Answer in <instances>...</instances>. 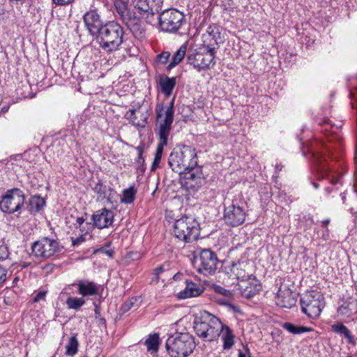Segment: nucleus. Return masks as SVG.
Returning a JSON list of instances; mask_svg holds the SVG:
<instances>
[{"instance_id":"f257e3e1","label":"nucleus","mask_w":357,"mask_h":357,"mask_svg":"<svg viewBox=\"0 0 357 357\" xmlns=\"http://www.w3.org/2000/svg\"><path fill=\"white\" fill-rule=\"evenodd\" d=\"M124 29L116 21L105 23L96 36L100 47L107 52L119 49L124 41Z\"/></svg>"},{"instance_id":"f03ea898","label":"nucleus","mask_w":357,"mask_h":357,"mask_svg":"<svg viewBox=\"0 0 357 357\" xmlns=\"http://www.w3.org/2000/svg\"><path fill=\"white\" fill-rule=\"evenodd\" d=\"M168 164L174 172L185 173L197 165L196 149L186 145L176 146L169 156Z\"/></svg>"},{"instance_id":"7ed1b4c3","label":"nucleus","mask_w":357,"mask_h":357,"mask_svg":"<svg viewBox=\"0 0 357 357\" xmlns=\"http://www.w3.org/2000/svg\"><path fill=\"white\" fill-rule=\"evenodd\" d=\"M196 346L193 335L188 332L171 335L165 344L167 351L171 357H188Z\"/></svg>"},{"instance_id":"20e7f679","label":"nucleus","mask_w":357,"mask_h":357,"mask_svg":"<svg viewBox=\"0 0 357 357\" xmlns=\"http://www.w3.org/2000/svg\"><path fill=\"white\" fill-rule=\"evenodd\" d=\"M194 329L199 337L206 341H213L218 337V330L222 327L219 318L204 311L194 323Z\"/></svg>"},{"instance_id":"39448f33","label":"nucleus","mask_w":357,"mask_h":357,"mask_svg":"<svg viewBox=\"0 0 357 357\" xmlns=\"http://www.w3.org/2000/svg\"><path fill=\"white\" fill-rule=\"evenodd\" d=\"M299 304L302 313L310 319H317L325 307V298L320 291H308L301 296Z\"/></svg>"},{"instance_id":"423d86ee","label":"nucleus","mask_w":357,"mask_h":357,"mask_svg":"<svg viewBox=\"0 0 357 357\" xmlns=\"http://www.w3.org/2000/svg\"><path fill=\"white\" fill-rule=\"evenodd\" d=\"M114 6L117 17L126 24L135 37L144 38L145 31L138 24L135 13L128 7V0H115Z\"/></svg>"},{"instance_id":"0eeeda50","label":"nucleus","mask_w":357,"mask_h":357,"mask_svg":"<svg viewBox=\"0 0 357 357\" xmlns=\"http://www.w3.org/2000/svg\"><path fill=\"white\" fill-rule=\"evenodd\" d=\"M175 236L186 243L196 241L199 236V225L196 219L191 216H183L174 223Z\"/></svg>"},{"instance_id":"6e6552de","label":"nucleus","mask_w":357,"mask_h":357,"mask_svg":"<svg viewBox=\"0 0 357 357\" xmlns=\"http://www.w3.org/2000/svg\"><path fill=\"white\" fill-rule=\"evenodd\" d=\"M25 195L19 188L8 190L0 201V209L2 212L13 214L18 212L24 206Z\"/></svg>"},{"instance_id":"1a4fd4ad","label":"nucleus","mask_w":357,"mask_h":357,"mask_svg":"<svg viewBox=\"0 0 357 357\" xmlns=\"http://www.w3.org/2000/svg\"><path fill=\"white\" fill-rule=\"evenodd\" d=\"M184 22V15L176 9H167L159 16V26L162 31L176 33Z\"/></svg>"},{"instance_id":"9d476101","label":"nucleus","mask_w":357,"mask_h":357,"mask_svg":"<svg viewBox=\"0 0 357 357\" xmlns=\"http://www.w3.org/2000/svg\"><path fill=\"white\" fill-rule=\"evenodd\" d=\"M193 263L198 272L210 275L214 273L217 269L218 259L215 253L204 249L195 257Z\"/></svg>"},{"instance_id":"9b49d317","label":"nucleus","mask_w":357,"mask_h":357,"mask_svg":"<svg viewBox=\"0 0 357 357\" xmlns=\"http://www.w3.org/2000/svg\"><path fill=\"white\" fill-rule=\"evenodd\" d=\"M156 128L155 132L159 136L160 141L163 144L167 142L170 133L174 117L172 112L169 110L167 114H163V107L161 106L156 108Z\"/></svg>"},{"instance_id":"f8f14e48","label":"nucleus","mask_w":357,"mask_h":357,"mask_svg":"<svg viewBox=\"0 0 357 357\" xmlns=\"http://www.w3.org/2000/svg\"><path fill=\"white\" fill-rule=\"evenodd\" d=\"M59 242L48 237L40 238L35 241L31 246L32 254L35 257L44 259L53 256L59 251Z\"/></svg>"},{"instance_id":"ddd939ff","label":"nucleus","mask_w":357,"mask_h":357,"mask_svg":"<svg viewBox=\"0 0 357 357\" xmlns=\"http://www.w3.org/2000/svg\"><path fill=\"white\" fill-rule=\"evenodd\" d=\"M215 52L207 50L206 52H196L188 56V63L200 72L210 69L215 65Z\"/></svg>"},{"instance_id":"4468645a","label":"nucleus","mask_w":357,"mask_h":357,"mask_svg":"<svg viewBox=\"0 0 357 357\" xmlns=\"http://www.w3.org/2000/svg\"><path fill=\"white\" fill-rule=\"evenodd\" d=\"M245 212L243 207L231 204L226 206L224 212V220L225 223L231 227H237L245 220Z\"/></svg>"},{"instance_id":"2eb2a0df","label":"nucleus","mask_w":357,"mask_h":357,"mask_svg":"<svg viewBox=\"0 0 357 357\" xmlns=\"http://www.w3.org/2000/svg\"><path fill=\"white\" fill-rule=\"evenodd\" d=\"M93 227L98 229L108 228L114 221V213L105 208L96 211L91 216Z\"/></svg>"},{"instance_id":"dca6fc26","label":"nucleus","mask_w":357,"mask_h":357,"mask_svg":"<svg viewBox=\"0 0 357 357\" xmlns=\"http://www.w3.org/2000/svg\"><path fill=\"white\" fill-rule=\"evenodd\" d=\"M134 6L142 15H153L161 10L162 0H135Z\"/></svg>"},{"instance_id":"f3484780","label":"nucleus","mask_w":357,"mask_h":357,"mask_svg":"<svg viewBox=\"0 0 357 357\" xmlns=\"http://www.w3.org/2000/svg\"><path fill=\"white\" fill-rule=\"evenodd\" d=\"M85 26L92 36L98 35L103 26L102 22L96 10H91L83 16Z\"/></svg>"},{"instance_id":"a211bd4d","label":"nucleus","mask_w":357,"mask_h":357,"mask_svg":"<svg viewBox=\"0 0 357 357\" xmlns=\"http://www.w3.org/2000/svg\"><path fill=\"white\" fill-rule=\"evenodd\" d=\"M220 28L215 24L210 25L202 35L204 45L212 52H215V45L220 43Z\"/></svg>"},{"instance_id":"6ab92c4d","label":"nucleus","mask_w":357,"mask_h":357,"mask_svg":"<svg viewBox=\"0 0 357 357\" xmlns=\"http://www.w3.org/2000/svg\"><path fill=\"white\" fill-rule=\"evenodd\" d=\"M73 285L77 288L78 294L82 298L88 296H93L99 294L100 286L97 283L88 280H80Z\"/></svg>"},{"instance_id":"aec40b11","label":"nucleus","mask_w":357,"mask_h":357,"mask_svg":"<svg viewBox=\"0 0 357 357\" xmlns=\"http://www.w3.org/2000/svg\"><path fill=\"white\" fill-rule=\"evenodd\" d=\"M93 190L96 194L98 201L107 204H112L113 199L116 194L113 188L101 182H98L93 188Z\"/></svg>"},{"instance_id":"412c9836","label":"nucleus","mask_w":357,"mask_h":357,"mask_svg":"<svg viewBox=\"0 0 357 357\" xmlns=\"http://www.w3.org/2000/svg\"><path fill=\"white\" fill-rule=\"evenodd\" d=\"M204 289L202 285L186 280L185 289L178 294L177 297L178 299H186L198 296L201 295Z\"/></svg>"},{"instance_id":"4be33fe9","label":"nucleus","mask_w":357,"mask_h":357,"mask_svg":"<svg viewBox=\"0 0 357 357\" xmlns=\"http://www.w3.org/2000/svg\"><path fill=\"white\" fill-rule=\"evenodd\" d=\"M248 264L245 261L232 262L230 266V271L238 280L245 281L252 279V274L247 271Z\"/></svg>"},{"instance_id":"5701e85b","label":"nucleus","mask_w":357,"mask_h":357,"mask_svg":"<svg viewBox=\"0 0 357 357\" xmlns=\"http://www.w3.org/2000/svg\"><path fill=\"white\" fill-rule=\"evenodd\" d=\"M277 305L282 308H291L296 303L289 289H280L276 296Z\"/></svg>"},{"instance_id":"b1692460","label":"nucleus","mask_w":357,"mask_h":357,"mask_svg":"<svg viewBox=\"0 0 357 357\" xmlns=\"http://www.w3.org/2000/svg\"><path fill=\"white\" fill-rule=\"evenodd\" d=\"M218 337H221L223 342V349H229L234 344V337L233 331L227 326L222 323V327L218 330Z\"/></svg>"},{"instance_id":"393cba45","label":"nucleus","mask_w":357,"mask_h":357,"mask_svg":"<svg viewBox=\"0 0 357 357\" xmlns=\"http://www.w3.org/2000/svg\"><path fill=\"white\" fill-rule=\"evenodd\" d=\"M185 173L188 174L186 176L187 183L190 186L199 187L202 185L204 176L199 168L194 167L190 170H187Z\"/></svg>"},{"instance_id":"a878e982","label":"nucleus","mask_w":357,"mask_h":357,"mask_svg":"<svg viewBox=\"0 0 357 357\" xmlns=\"http://www.w3.org/2000/svg\"><path fill=\"white\" fill-rule=\"evenodd\" d=\"M247 280H249L248 285L245 286L244 289L241 287L242 294L246 298H252L260 291L261 286L255 275H252V279Z\"/></svg>"},{"instance_id":"bb28decb","label":"nucleus","mask_w":357,"mask_h":357,"mask_svg":"<svg viewBox=\"0 0 357 357\" xmlns=\"http://www.w3.org/2000/svg\"><path fill=\"white\" fill-rule=\"evenodd\" d=\"M332 331L344 337L349 344L354 343V337L349 329L341 322H337L331 326Z\"/></svg>"},{"instance_id":"cd10ccee","label":"nucleus","mask_w":357,"mask_h":357,"mask_svg":"<svg viewBox=\"0 0 357 357\" xmlns=\"http://www.w3.org/2000/svg\"><path fill=\"white\" fill-rule=\"evenodd\" d=\"M176 85V79L174 77H165L160 80V90L166 96H169Z\"/></svg>"},{"instance_id":"c85d7f7f","label":"nucleus","mask_w":357,"mask_h":357,"mask_svg":"<svg viewBox=\"0 0 357 357\" xmlns=\"http://www.w3.org/2000/svg\"><path fill=\"white\" fill-rule=\"evenodd\" d=\"M45 205V199L40 196H33L29 199V211L31 214H36L43 208Z\"/></svg>"},{"instance_id":"c756f323","label":"nucleus","mask_w":357,"mask_h":357,"mask_svg":"<svg viewBox=\"0 0 357 357\" xmlns=\"http://www.w3.org/2000/svg\"><path fill=\"white\" fill-rule=\"evenodd\" d=\"M282 326L287 331L294 335L301 334L313 331L310 327L295 325L291 322H285L282 324Z\"/></svg>"},{"instance_id":"7c9ffc66","label":"nucleus","mask_w":357,"mask_h":357,"mask_svg":"<svg viewBox=\"0 0 357 357\" xmlns=\"http://www.w3.org/2000/svg\"><path fill=\"white\" fill-rule=\"evenodd\" d=\"M187 47L185 44L182 45L179 49L174 53L170 60V63L167 66L169 70L177 66L184 58L186 52Z\"/></svg>"},{"instance_id":"2f4dec72","label":"nucleus","mask_w":357,"mask_h":357,"mask_svg":"<svg viewBox=\"0 0 357 357\" xmlns=\"http://www.w3.org/2000/svg\"><path fill=\"white\" fill-rule=\"evenodd\" d=\"M147 350L151 354L157 353L159 348V336L158 334L154 333L150 335L145 341Z\"/></svg>"},{"instance_id":"473e14b6","label":"nucleus","mask_w":357,"mask_h":357,"mask_svg":"<svg viewBox=\"0 0 357 357\" xmlns=\"http://www.w3.org/2000/svg\"><path fill=\"white\" fill-rule=\"evenodd\" d=\"M211 289L216 294L224 296V298L220 301L222 304H226L229 299H230L233 296L232 293L229 290H227L218 284H213L211 285Z\"/></svg>"},{"instance_id":"72a5a7b5","label":"nucleus","mask_w":357,"mask_h":357,"mask_svg":"<svg viewBox=\"0 0 357 357\" xmlns=\"http://www.w3.org/2000/svg\"><path fill=\"white\" fill-rule=\"evenodd\" d=\"M66 303L68 309L77 310L85 304V300L82 297L68 296Z\"/></svg>"},{"instance_id":"f704fd0d","label":"nucleus","mask_w":357,"mask_h":357,"mask_svg":"<svg viewBox=\"0 0 357 357\" xmlns=\"http://www.w3.org/2000/svg\"><path fill=\"white\" fill-rule=\"evenodd\" d=\"M137 193V190L134 186H130L127 189H125L123 191L122 197L121 201L124 204H132L134 200Z\"/></svg>"},{"instance_id":"c9c22d12","label":"nucleus","mask_w":357,"mask_h":357,"mask_svg":"<svg viewBox=\"0 0 357 357\" xmlns=\"http://www.w3.org/2000/svg\"><path fill=\"white\" fill-rule=\"evenodd\" d=\"M78 340L75 335H73L70 337L68 342L67 343L66 348V354L68 356H74L77 354L78 351Z\"/></svg>"},{"instance_id":"e433bc0d","label":"nucleus","mask_w":357,"mask_h":357,"mask_svg":"<svg viewBox=\"0 0 357 357\" xmlns=\"http://www.w3.org/2000/svg\"><path fill=\"white\" fill-rule=\"evenodd\" d=\"M167 144V142H165L163 144V141H160L159 144H158L156 153L155 154L154 160H153L152 167H151V171L155 170L158 167V165L160 162V160H161V158L162 155L164 147Z\"/></svg>"},{"instance_id":"4c0bfd02","label":"nucleus","mask_w":357,"mask_h":357,"mask_svg":"<svg viewBox=\"0 0 357 357\" xmlns=\"http://www.w3.org/2000/svg\"><path fill=\"white\" fill-rule=\"evenodd\" d=\"M125 116L132 123V125L135 126L144 127L146 123L145 121H143L142 123H140L139 121L137 120L135 109H129L126 112Z\"/></svg>"},{"instance_id":"58836bf2","label":"nucleus","mask_w":357,"mask_h":357,"mask_svg":"<svg viewBox=\"0 0 357 357\" xmlns=\"http://www.w3.org/2000/svg\"><path fill=\"white\" fill-rule=\"evenodd\" d=\"M145 148V144L143 143H141L138 146L135 148L137 152V158L136 159L135 163L137 165V168H140L142 167L144 159L142 156L144 151Z\"/></svg>"},{"instance_id":"ea45409f","label":"nucleus","mask_w":357,"mask_h":357,"mask_svg":"<svg viewBox=\"0 0 357 357\" xmlns=\"http://www.w3.org/2000/svg\"><path fill=\"white\" fill-rule=\"evenodd\" d=\"M170 57L169 52H162L156 56V62L160 64H166Z\"/></svg>"},{"instance_id":"a19ab883","label":"nucleus","mask_w":357,"mask_h":357,"mask_svg":"<svg viewBox=\"0 0 357 357\" xmlns=\"http://www.w3.org/2000/svg\"><path fill=\"white\" fill-rule=\"evenodd\" d=\"M85 220L82 217H79L76 219V222L75 223V227L79 228L82 232L87 233V230L89 228L86 229L84 226H83Z\"/></svg>"},{"instance_id":"79ce46f5","label":"nucleus","mask_w":357,"mask_h":357,"mask_svg":"<svg viewBox=\"0 0 357 357\" xmlns=\"http://www.w3.org/2000/svg\"><path fill=\"white\" fill-rule=\"evenodd\" d=\"M8 257V250L6 245H0V261L6 259Z\"/></svg>"},{"instance_id":"37998d69","label":"nucleus","mask_w":357,"mask_h":357,"mask_svg":"<svg viewBox=\"0 0 357 357\" xmlns=\"http://www.w3.org/2000/svg\"><path fill=\"white\" fill-rule=\"evenodd\" d=\"M7 270L0 264V284H2L6 280Z\"/></svg>"},{"instance_id":"c03bdc74","label":"nucleus","mask_w":357,"mask_h":357,"mask_svg":"<svg viewBox=\"0 0 357 357\" xmlns=\"http://www.w3.org/2000/svg\"><path fill=\"white\" fill-rule=\"evenodd\" d=\"M135 301H136V299L132 298L128 302H126L124 304H123V305L121 307L122 311L123 312L128 311L132 307Z\"/></svg>"},{"instance_id":"a18cd8bd","label":"nucleus","mask_w":357,"mask_h":357,"mask_svg":"<svg viewBox=\"0 0 357 357\" xmlns=\"http://www.w3.org/2000/svg\"><path fill=\"white\" fill-rule=\"evenodd\" d=\"M72 244L74 246H78L85 241V238L82 235L77 238H71Z\"/></svg>"},{"instance_id":"49530a36","label":"nucleus","mask_w":357,"mask_h":357,"mask_svg":"<svg viewBox=\"0 0 357 357\" xmlns=\"http://www.w3.org/2000/svg\"><path fill=\"white\" fill-rule=\"evenodd\" d=\"M317 162L319 163V169L321 171L326 172L328 174L331 172V169L329 167H326L324 164H322V158H317Z\"/></svg>"},{"instance_id":"de8ad7c7","label":"nucleus","mask_w":357,"mask_h":357,"mask_svg":"<svg viewBox=\"0 0 357 357\" xmlns=\"http://www.w3.org/2000/svg\"><path fill=\"white\" fill-rule=\"evenodd\" d=\"M165 271V268H164V266H160L158 267H157L156 268H155L154 270V274L155 275V280L157 281H158L159 280V276L161 273H162L163 272Z\"/></svg>"},{"instance_id":"09e8293b","label":"nucleus","mask_w":357,"mask_h":357,"mask_svg":"<svg viewBox=\"0 0 357 357\" xmlns=\"http://www.w3.org/2000/svg\"><path fill=\"white\" fill-rule=\"evenodd\" d=\"M52 1L56 5L64 6L73 3L74 0H52Z\"/></svg>"},{"instance_id":"8fccbe9b","label":"nucleus","mask_w":357,"mask_h":357,"mask_svg":"<svg viewBox=\"0 0 357 357\" xmlns=\"http://www.w3.org/2000/svg\"><path fill=\"white\" fill-rule=\"evenodd\" d=\"M174 98L172 100L169 105L166 108L165 110L163 109V114H167V112H169V110L171 109V111L172 112V116L174 117Z\"/></svg>"},{"instance_id":"3c124183","label":"nucleus","mask_w":357,"mask_h":357,"mask_svg":"<svg viewBox=\"0 0 357 357\" xmlns=\"http://www.w3.org/2000/svg\"><path fill=\"white\" fill-rule=\"evenodd\" d=\"M45 292H39L33 298V301L38 302L40 300H43L45 298Z\"/></svg>"},{"instance_id":"603ef678","label":"nucleus","mask_w":357,"mask_h":357,"mask_svg":"<svg viewBox=\"0 0 357 357\" xmlns=\"http://www.w3.org/2000/svg\"><path fill=\"white\" fill-rule=\"evenodd\" d=\"M238 357H251V356L250 355V354H246L243 353V351H240L238 352Z\"/></svg>"},{"instance_id":"864d4df0","label":"nucleus","mask_w":357,"mask_h":357,"mask_svg":"<svg viewBox=\"0 0 357 357\" xmlns=\"http://www.w3.org/2000/svg\"><path fill=\"white\" fill-rule=\"evenodd\" d=\"M182 275H182L181 273H178L175 274V275L173 276V279H174V280H181V276H182Z\"/></svg>"},{"instance_id":"5fc2aeb1","label":"nucleus","mask_w":357,"mask_h":357,"mask_svg":"<svg viewBox=\"0 0 357 357\" xmlns=\"http://www.w3.org/2000/svg\"><path fill=\"white\" fill-rule=\"evenodd\" d=\"M329 222H330L329 220H323L322 221L323 226L326 227Z\"/></svg>"},{"instance_id":"6e6d98bb","label":"nucleus","mask_w":357,"mask_h":357,"mask_svg":"<svg viewBox=\"0 0 357 357\" xmlns=\"http://www.w3.org/2000/svg\"><path fill=\"white\" fill-rule=\"evenodd\" d=\"M337 182H338L337 179L333 178V181H332L333 184H336Z\"/></svg>"},{"instance_id":"4d7b16f0","label":"nucleus","mask_w":357,"mask_h":357,"mask_svg":"<svg viewBox=\"0 0 357 357\" xmlns=\"http://www.w3.org/2000/svg\"><path fill=\"white\" fill-rule=\"evenodd\" d=\"M342 199L343 202H344V199H345V195H344V194H342Z\"/></svg>"},{"instance_id":"13d9d810","label":"nucleus","mask_w":357,"mask_h":357,"mask_svg":"<svg viewBox=\"0 0 357 357\" xmlns=\"http://www.w3.org/2000/svg\"><path fill=\"white\" fill-rule=\"evenodd\" d=\"M107 255H109V256H111V255H112V252L108 251V252H107Z\"/></svg>"},{"instance_id":"bf43d9fd","label":"nucleus","mask_w":357,"mask_h":357,"mask_svg":"<svg viewBox=\"0 0 357 357\" xmlns=\"http://www.w3.org/2000/svg\"><path fill=\"white\" fill-rule=\"evenodd\" d=\"M314 188H318V185H317V184H316V183H314Z\"/></svg>"},{"instance_id":"052dcab7","label":"nucleus","mask_w":357,"mask_h":357,"mask_svg":"<svg viewBox=\"0 0 357 357\" xmlns=\"http://www.w3.org/2000/svg\"><path fill=\"white\" fill-rule=\"evenodd\" d=\"M85 225H86V226H87L88 227H90V224H89V223H88V222H86Z\"/></svg>"},{"instance_id":"680f3d73","label":"nucleus","mask_w":357,"mask_h":357,"mask_svg":"<svg viewBox=\"0 0 357 357\" xmlns=\"http://www.w3.org/2000/svg\"><path fill=\"white\" fill-rule=\"evenodd\" d=\"M347 357H354V356L351 355H349Z\"/></svg>"}]
</instances>
